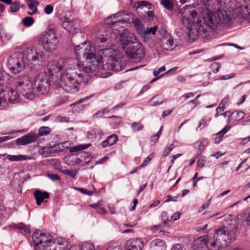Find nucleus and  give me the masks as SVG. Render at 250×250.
<instances>
[{
	"instance_id": "1",
	"label": "nucleus",
	"mask_w": 250,
	"mask_h": 250,
	"mask_svg": "<svg viewBox=\"0 0 250 250\" xmlns=\"http://www.w3.org/2000/svg\"><path fill=\"white\" fill-rule=\"evenodd\" d=\"M111 42L109 34L101 31L96 35L95 46L89 43L85 47V42L76 45L74 50L78 59L85 60L88 64L84 65L78 62L74 64L65 73L61 74V78L57 80V86L67 93L77 92L81 83H87V79L83 77L82 69L89 75H95L98 71L101 62L103 69L116 72L123 70L125 62L120 54L113 51Z\"/></svg>"
},
{
	"instance_id": "2",
	"label": "nucleus",
	"mask_w": 250,
	"mask_h": 250,
	"mask_svg": "<svg viewBox=\"0 0 250 250\" xmlns=\"http://www.w3.org/2000/svg\"><path fill=\"white\" fill-rule=\"evenodd\" d=\"M51 79L46 73L42 72L35 78L33 84L28 75L21 73L18 76L17 88L23 97L33 100L39 94H45L49 92Z\"/></svg>"
},
{
	"instance_id": "3",
	"label": "nucleus",
	"mask_w": 250,
	"mask_h": 250,
	"mask_svg": "<svg viewBox=\"0 0 250 250\" xmlns=\"http://www.w3.org/2000/svg\"><path fill=\"white\" fill-rule=\"evenodd\" d=\"M202 6L198 8L199 15L204 19V21L210 29H215L221 23H229L233 15L230 11H226L218 8V11L214 12V7L212 0H199Z\"/></svg>"
},
{
	"instance_id": "4",
	"label": "nucleus",
	"mask_w": 250,
	"mask_h": 250,
	"mask_svg": "<svg viewBox=\"0 0 250 250\" xmlns=\"http://www.w3.org/2000/svg\"><path fill=\"white\" fill-rule=\"evenodd\" d=\"M235 229H231L229 227H221L216 230L213 241L208 247V250H219L226 247L232 240H235Z\"/></svg>"
},
{
	"instance_id": "5",
	"label": "nucleus",
	"mask_w": 250,
	"mask_h": 250,
	"mask_svg": "<svg viewBox=\"0 0 250 250\" xmlns=\"http://www.w3.org/2000/svg\"><path fill=\"white\" fill-rule=\"evenodd\" d=\"M78 62L73 59H60L58 61H51L46 66V73L53 80L54 78L59 80L61 74H63L71 68L74 64Z\"/></svg>"
},
{
	"instance_id": "6",
	"label": "nucleus",
	"mask_w": 250,
	"mask_h": 250,
	"mask_svg": "<svg viewBox=\"0 0 250 250\" xmlns=\"http://www.w3.org/2000/svg\"><path fill=\"white\" fill-rule=\"evenodd\" d=\"M22 53L30 69L37 70L43 66L46 57L44 52L41 49L35 46L27 47Z\"/></svg>"
},
{
	"instance_id": "7",
	"label": "nucleus",
	"mask_w": 250,
	"mask_h": 250,
	"mask_svg": "<svg viewBox=\"0 0 250 250\" xmlns=\"http://www.w3.org/2000/svg\"><path fill=\"white\" fill-rule=\"evenodd\" d=\"M39 44L46 52H52L57 49L59 40L56 33L53 30L43 32L38 38Z\"/></svg>"
},
{
	"instance_id": "8",
	"label": "nucleus",
	"mask_w": 250,
	"mask_h": 250,
	"mask_svg": "<svg viewBox=\"0 0 250 250\" xmlns=\"http://www.w3.org/2000/svg\"><path fill=\"white\" fill-rule=\"evenodd\" d=\"M25 61L23 53H15L8 58L7 67L12 73L18 74L24 69Z\"/></svg>"
},
{
	"instance_id": "9",
	"label": "nucleus",
	"mask_w": 250,
	"mask_h": 250,
	"mask_svg": "<svg viewBox=\"0 0 250 250\" xmlns=\"http://www.w3.org/2000/svg\"><path fill=\"white\" fill-rule=\"evenodd\" d=\"M180 11L181 14L184 15L182 20V23L187 28L190 27L195 23H198L199 20L197 12L190 6L186 5Z\"/></svg>"
},
{
	"instance_id": "10",
	"label": "nucleus",
	"mask_w": 250,
	"mask_h": 250,
	"mask_svg": "<svg viewBox=\"0 0 250 250\" xmlns=\"http://www.w3.org/2000/svg\"><path fill=\"white\" fill-rule=\"evenodd\" d=\"M126 55L134 61L142 60L145 56V50L143 45L138 42L130 44L128 47H124Z\"/></svg>"
},
{
	"instance_id": "11",
	"label": "nucleus",
	"mask_w": 250,
	"mask_h": 250,
	"mask_svg": "<svg viewBox=\"0 0 250 250\" xmlns=\"http://www.w3.org/2000/svg\"><path fill=\"white\" fill-rule=\"evenodd\" d=\"M122 12L117 13L110 17H108L105 20V22L108 24L112 30L120 31L122 30V27L120 26L116 28V25L118 24H123L126 23V21L121 19H118L123 15Z\"/></svg>"
},
{
	"instance_id": "12",
	"label": "nucleus",
	"mask_w": 250,
	"mask_h": 250,
	"mask_svg": "<svg viewBox=\"0 0 250 250\" xmlns=\"http://www.w3.org/2000/svg\"><path fill=\"white\" fill-rule=\"evenodd\" d=\"M120 42L124 49V47H128L137 42V39L133 34L125 31L120 36Z\"/></svg>"
},
{
	"instance_id": "13",
	"label": "nucleus",
	"mask_w": 250,
	"mask_h": 250,
	"mask_svg": "<svg viewBox=\"0 0 250 250\" xmlns=\"http://www.w3.org/2000/svg\"><path fill=\"white\" fill-rule=\"evenodd\" d=\"M144 242L140 238H133L127 240L125 244V250H142Z\"/></svg>"
},
{
	"instance_id": "14",
	"label": "nucleus",
	"mask_w": 250,
	"mask_h": 250,
	"mask_svg": "<svg viewBox=\"0 0 250 250\" xmlns=\"http://www.w3.org/2000/svg\"><path fill=\"white\" fill-rule=\"evenodd\" d=\"M38 136L35 133L30 132L16 139V143L18 145L24 146L35 142Z\"/></svg>"
},
{
	"instance_id": "15",
	"label": "nucleus",
	"mask_w": 250,
	"mask_h": 250,
	"mask_svg": "<svg viewBox=\"0 0 250 250\" xmlns=\"http://www.w3.org/2000/svg\"><path fill=\"white\" fill-rule=\"evenodd\" d=\"M161 47L166 50H172L175 45L174 44V40L168 33H166L161 40Z\"/></svg>"
},
{
	"instance_id": "16",
	"label": "nucleus",
	"mask_w": 250,
	"mask_h": 250,
	"mask_svg": "<svg viewBox=\"0 0 250 250\" xmlns=\"http://www.w3.org/2000/svg\"><path fill=\"white\" fill-rule=\"evenodd\" d=\"M208 237L207 235H204L200 236L194 240L193 246L192 250H202L207 248L208 249Z\"/></svg>"
},
{
	"instance_id": "17",
	"label": "nucleus",
	"mask_w": 250,
	"mask_h": 250,
	"mask_svg": "<svg viewBox=\"0 0 250 250\" xmlns=\"http://www.w3.org/2000/svg\"><path fill=\"white\" fill-rule=\"evenodd\" d=\"M166 244L162 239H154L150 242L149 244V250H166Z\"/></svg>"
},
{
	"instance_id": "18",
	"label": "nucleus",
	"mask_w": 250,
	"mask_h": 250,
	"mask_svg": "<svg viewBox=\"0 0 250 250\" xmlns=\"http://www.w3.org/2000/svg\"><path fill=\"white\" fill-rule=\"evenodd\" d=\"M34 198L36 200V203L38 205H41L44 200L48 199L49 194L46 191H42L40 190H36L34 192Z\"/></svg>"
},
{
	"instance_id": "19",
	"label": "nucleus",
	"mask_w": 250,
	"mask_h": 250,
	"mask_svg": "<svg viewBox=\"0 0 250 250\" xmlns=\"http://www.w3.org/2000/svg\"><path fill=\"white\" fill-rule=\"evenodd\" d=\"M42 244H40V248L42 247V248L47 246L52 247V245H55V243L52 241V237L49 234H45L42 232V237H41Z\"/></svg>"
},
{
	"instance_id": "20",
	"label": "nucleus",
	"mask_w": 250,
	"mask_h": 250,
	"mask_svg": "<svg viewBox=\"0 0 250 250\" xmlns=\"http://www.w3.org/2000/svg\"><path fill=\"white\" fill-rule=\"evenodd\" d=\"M4 156H6L7 158L10 161H25L30 159V158L27 155H11L6 154H0V159L1 158V157Z\"/></svg>"
},
{
	"instance_id": "21",
	"label": "nucleus",
	"mask_w": 250,
	"mask_h": 250,
	"mask_svg": "<svg viewBox=\"0 0 250 250\" xmlns=\"http://www.w3.org/2000/svg\"><path fill=\"white\" fill-rule=\"evenodd\" d=\"M133 7L136 9H143L144 8H146V10H152L153 9L152 5L149 2L145 0H142L135 2Z\"/></svg>"
},
{
	"instance_id": "22",
	"label": "nucleus",
	"mask_w": 250,
	"mask_h": 250,
	"mask_svg": "<svg viewBox=\"0 0 250 250\" xmlns=\"http://www.w3.org/2000/svg\"><path fill=\"white\" fill-rule=\"evenodd\" d=\"M42 232L38 230L33 233L32 234V240L34 243L35 250H37V247H40V244H42L41 237H42Z\"/></svg>"
},
{
	"instance_id": "23",
	"label": "nucleus",
	"mask_w": 250,
	"mask_h": 250,
	"mask_svg": "<svg viewBox=\"0 0 250 250\" xmlns=\"http://www.w3.org/2000/svg\"><path fill=\"white\" fill-rule=\"evenodd\" d=\"M245 115V113L242 111H234L229 116L228 122H230L231 120H240L244 117Z\"/></svg>"
},
{
	"instance_id": "24",
	"label": "nucleus",
	"mask_w": 250,
	"mask_h": 250,
	"mask_svg": "<svg viewBox=\"0 0 250 250\" xmlns=\"http://www.w3.org/2000/svg\"><path fill=\"white\" fill-rule=\"evenodd\" d=\"M133 23L136 28L137 32L141 36H144V34H145V31L146 29L142 24L141 20L138 19H136L135 20L133 21Z\"/></svg>"
},
{
	"instance_id": "25",
	"label": "nucleus",
	"mask_w": 250,
	"mask_h": 250,
	"mask_svg": "<svg viewBox=\"0 0 250 250\" xmlns=\"http://www.w3.org/2000/svg\"><path fill=\"white\" fill-rule=\"evenodd\" d=\"M62 27L66 29L68 32H72L75 30L76 27L73 22L69 19L66 20L62 23Z\"/></svg>"
},
{
	"instance_id": "26",
	"label": "nucleus",
	"mask_w": 250,
	"mask_h": 250,
	"mask_svg": "<svg viewBox=\"0 0 250 250\" xmlns=\"http://www.w3.org/2000/svg\"><path fill=\"white\" fill-rule=\"evenodd\" d=\"M169 221L167 219H164L163 225H154L151 227L150 229L153 233L164 232L163 229L164 226L167 225Z\"/></svg>"
},
{
	"instance_id": "27",
	"label": "nucleus",
	"mask_w": 250,
	"mask_h": 250,
	"mask_svg": "<svg viewBox=\"0 0 250 250\" xmlns=\"http://www.w3.org/2000/svg\"><path fill=\"white\" fill-rule=\"evenodd\" d=\"M91 146V144H85V145H79L72 147L69 149V152L71 153L78 152L82 150L87 149Z\"/></svg>"
},
{
	"instance_id": "28",
	"label": "nucleus",
	"mask_w": 250,
	"mask_h": 250,
	"mask_svg": "<svg viewBox=\"0 0 250 250\" xmlns=\"http://www.w3.org/2000/svg\"><path fill=\"white\" fill-rule=\"evenodd\" d=\"M71 250H95V249L92 244L86 243L85 244L82 248L78 246L71 247Z\"/></svg>"
},
{
	"instance_id": "29",
	"label": "nucleus",
	"mask_w": 250,
	"mask_h": 250,
	"mask_svg": "<svg viewBox=\"0 0 250 250\" xmlns=\"http://www.w3.org/2000/svg\"><path fill=\"white\" fill-rule=\"evenodd\" d=\"M231 128V126L227 125L225 127H224L219 132H218L216 135H219V140L217 141V139L215 140V143L217 144L219 143L222 139V137Z\"/></svg>"
},
{
	"instance_id": "30",
	"label": "nucleus",
	"mask_w": 250,
	"mask_h": 250,
	"mask_svg": "<svg viewBox=\"0 0 250 250\" xmlns=\"http://www.w3.org/2000/svg\"><path fill=\"white\" fill-rule=\"evenodd\" d=\"M27 4L29 9L32 10H37L38 11L37 7L39 5V2L35 0H28L27 1Z\"/></svg>"
},
{
	"instance_id": "31",
	"label": "nucleus",
	"mask_w": 250,
	"mask_h": 250,
	"mask_svg": "<svg viewBox=\"0 0 250 250\" xmlns=\"http://www.w3.org/2000/svg\"><path fill=\"white\" fill-rule=\"evenodd\" d=\"M152 105H158L161 104L163 102V97L160 95H157L153 97L151 99Z\"/></svg>"
},
{
	"instance_id": "32",
	"label": "nucleus",
	"mask_w": 250,
	"mask_h": 250,
	"mask_svg": "<svg viewBox=\"0 0 250 250\" xmlns=\"http://www.w3.org/2000/svg\"><path fill=\"white\" fill-rule=\"evenodd\" d=\"M34 19L31 17H26L22 20V23L26 27L31 26L34 23Z\"/></svg>"
},
{
	"instance_id": "33",
	"label": "nucleus",
	"mask_w": 250,
	"mask_h": 250,
	"mask_svg": "<svg viewBox=\"0 0 250 250\" xmlns=\"http://www.w3.org/2000/svg\"><path fill=\"white\" fill-rule=\"evenodd\" d=\"M161 4L168 10L171 11L173 8V4L170 0H161Z\"/></svg>"
},
{
	"instance_id": "34",
	"label": "nucleus",
	"mask_w": 250,
	"mask_h": 250,
	"mask_svg": "<svg viewBox=\"0 0 250 250\" xmlns=\"http://www.w3.org/2000/svg\"><path fill=\"white\" fill-rule=\"evenodd\" d=\"M51 129L49 127L42 126L39 129V134L40 136H46L50 133Z\"/></svg>"
},
{
	"instance_id": "35",
	"label": "nucleus",
	"mask_w": 250,
	"mask_h": 250,
	"mask_svg": "<svg viewBox=\"0 0 250 250\" xmlns=\"http://www.w3.org/2000/svg\"><path fill=\"white\" fill-rule=\"evenodd\" d=\"M62 172L64 174L68 175L73 178H75L77 171L75 169H64L62 170Z\"/></svg>"
},
{
	"instance_id": "36",
	"label": "nucleus",
	"mask_w": 250,
	"mask_h": 250,
	"mask_svg": "<svg viewBox=\"0 0 250 250\" xmlns=\"http://www.w3.org/2000/svg\"><path fill=\"white\" fill-rule=\"evenodd\" d=\"M221 67V64L218 62H214L211 64L210 68L212 72L216 73L219 72Z\"/></svg>"
},
{
	"instance_id": "37",
	"label": "nucleus",
	"mask_w": 250,
	"mask_h": 250,
	"mask_svg": "<svg viewBox=\"0 0 250 250\" xmlns=\"http://www.w3.org/2000/svg\"><path fill=\"white\" fill-rule=\"evenodd\" d=\"M131 128L133 132H136L141 130L143 128V126L140 122H134L131 124Z\"/></svg>"
},
{
	"instance_id": "38",
	"label": "nucleus",
	"mask_w": 250,
	"mask_h": 250,
	"mask_svg": "<svg viewBox=\"0 0 250 250\" xmlns=\"http://www.w3.org/2000/svg\"><path fill=\"white\" fill-rule=\"evenodd\" d=\"M108 143L110 146L115 144L118 141V136L115 134H112L108 136L107 138Z\"/></svg>"
},
{
	"instance_id": "39",
	"label": "nucleus",
	"mask_w": 250,
	"mask_h": 250,
	"mask_svg": "<svg viewBox=\"0 0 250 250\" xmlns=\"http://www.w3.org/2000/svg\"><path fill=\"white\" fill-rule=\"evenodd\" d=\"M173 149V144H171L168 146H166L163 152V157H166L172 151V150Z\"/></svg>"
},
{
	"instance_id": "40",
	"label": "nucleus",
	"mask_w": 250,
	"mask_h": 250,
	"mask_svg": "<svg viewBox=\"0 0 250 250\" xmlns=\"http://www.w3.org/2000/svg\"><path fill=\"white\" fill-rule=\"evenodd\" d=\"M20 8V2L15 1L14 3L12 2L11 6L10 7V11L12 13L17 12Z\"/></svg>"
},
{
	"instance_id": "41",
	"label": "nucleus",
	"mask_w": 250,
	"mask_h": 250,
	"mask_svg": "<svg viewBox=\"0 0 250 250\" xmlns=\"http://www.w3.org/2000/svg\"><path fill=\"white\" fill-rule=\"evenodd\" d=\"M157 30V26H154L150 28H147L145 30V34H144V36H146L147 34L149 33H152V34L154 35L155 34Z\"/></svg>"
},
{
	"instance_id": "42",
	"label": "nucleus",
	"mask_w": 250,
	"mask_h": 250,
	"mask_svg": "<svg viewBox=\"0 0 250 250\" xmlns=\"http://www.w3.org/2000/svg\"><path fill=\"white\" fill-rule=\"evenodd\" d=\"M152 156L153 154H151L146 158L143 162L142 163V164L139 167L141 168L146 166L148 164V163L151 161Z\"/></svg>"
},
{
	"instance_id": "43",
	"label": "nucleus",
	"mask_w": 250,
	"mask_h": 250,
	"mask_svg": "<svg viewBox=\"0 0 250 250\" xmlns=\"http://www.w3.org/2000/svg\"><path fill=\"white\" fill-rule=\"evenodd\" d=\"M53 9L54 8L52 5L50 4H48L45 6L44 8V11L46 14L50 15L53 12Z\"/></svg>"
},
{
	"instance_id": "44",
	"label": "nucleus",
	"mask_w": 250,
	"mask_h": 250,
	"mask_svg": "<svg viewBox=\"0 0 250 250\" xmlns=\"http://www.w3.org/2000/svg\"><path fill=\"white\" fill-rule=\"evenodd\" d=\"M76 189L83 194L91 196L93 194V192L88 190L84 188H76Z\"/></svg>"
},
{
	"instance_id": "45",
	"label": "nucleus",
	"mask_w": 250,
	"mask_h": 250,
	"mask_svg": "<svg viewBox=\"0 0 250 250\" xmlns=\"http://www.w3.org/2000/svg\"><path fill=\"white\" fill-rule=\"evenodd\" d=\"M56 121L57 123H68L69 121V119L66 117L58 116L56 119Z\"/></svg>"
},
{
	"instance_id": "46",
	"label": "nucleus",
	"mask_w": 250,
	"mask_h": 250,
	"mask_svg": "<svg viewBox=\"0 0 250 250\" xmlns=\"http://www.w3.org/2000/svg\"><path fill=\"white\" fill-rule=\"evenodd\" d=\"M208 121L206 120V118H203L199 122L198 124V127L199 128L201 127V128H203L204 127H205L208 125Z\"/></svg>"
},
{
	"instance_id": "47",
	"label": "nucleus",
	"mask_w": 250,
	"mask_h": 250,
	"mask_svg": "<svg viewBox=\"0 0 250 250\" xmlns=\"http://www.w3.org/2000/svg\"><path fill=\"white\" fill-rule=\"evenodd\" d=\"M47 176L52 181H53L56 180H60L61 179V177L58 174H50L49 173H47Z\"/></svg>"
},
{
	"instance_id": "48",
	"label": "nucleus",
	"mask_w": 250,
	"mask_h": 250,
	"mask_svg": "<svg viewBox=\"0 0 250 250\" xmlns=\"http://www.w3.org/2000/svg\"><path fill=\"white\" fill-rule=\"evenodd\" d=\"M171 250H186L185 248L179 244H175L173 245Z\"/></svg>"
},
{
	"instance_id": "49",
	"label": "nucleus",
	"mask_w": 250,
	"mask_h": 250,
	"mask_svg": "<svg viewBox=\"0 0 250 250\" xmlns=\"http://www.w3.org/2000/svg\"><path fill=\"white\" fill-rule=\"evenodd\" d=\"M166 70V67L165 66H162L160 68H159L157 70H154L153 71V74L155 76H157L159 75L161 72L164 71Z\"/></svg>"
},
{
	"instance_id": "50",
	"label": "nucleus",
	"mask_w": 250,
	"mask_h": 250,
	"mask_svg": "<svg viewBox=\"0 0 250 250\" xmlns=\"http://www.w3.org/2000/svg\"><path fill=\"white\" fill-rule=\"evenodd\" d=\"M234 77V74L232 73V74H229V75H224V76H222L221 77H219L218 78V79L219 80H228V79H229L232 78Z\"/></svg>"
},
{
	"instance_id": "51",
	"label": "nucleus",
	"mask_w": 250,
	"mask_h": 250,
	"mask_svg": "<svg viewBox=\"0 0 250 250\" xmlns=\"http://www.w3.org/2000/svg\"><path fill=\"white\" fill-rule=\"evenodd\" d=\"M126 105V103L125 102L121 103L115 106H114L111 110H118L119 109L122 108L123 106Z\"/></svg>"
},
{
	"instance_id": "52",
	"label": "nucleus",
	"mask_w": 250,
	"mask_h": 250,
	"mask_svg": "<svg viewBox=\"0 0 250 250\" xmlns=\"http://www.w3.org/2000/svg\"><path fill=\"white\" fill-rule=\"evenodd\" d=\"M17 228L21 230H23L25 232H27L28 230V228L26 227V226L22 223L18 224L17 225Z\"/></svg>"
},
{
	"instance_id": "53",
	"label": "nucleus",
	"mask_w": 250,
	"mask_h": 250,
	"mask_svg": "<svg viewBox=\"0 0 250 250\" xmlns=\"http://www.w3.org/2000/svg\"><path fill=\"white\" fill-rule=\"evenodd\" d=\"M206 164V161L203 159H199L197 162V165L199 167L202 168Z\"/></svg>"
},
{
	"instance_id": "54",
	"label": "nucleus",
	"mask_w": 250,
	"mask_h": 250,
	"mask_svg": "<svg viewBox=\"0 0 250 250\" xmlns=\"http://www.w3.org/2000/svg\"><path fill=\"white\" fill-rule=\"evenodd\" d=\"M106 250H123L121 248L120 246L117 245L116 246L110 247L108 248H107Z\"/></svg>"
},
{
	"instance_id": "55",
	"label": "nucleus",
	"mask_w": 250,
	"mask_h": 250,
	"mask_svg": "<svg viewBox=\"0 0 250 250\" xmlns=\"http://www.w3.org/2000/svg\"><path fill=\"white\" fill-rule=\"evenodd\" d=\"M224 155V153H222L221 152L218 151V152H217L215 153L211 154V156L214 157L216 159H218V158Z\"/></svg>"
},
{
	"instance_id": "56",
	"label": "nucleus",
	"mask_w": 250,
	"mask_h": 250,
	"mask_svg": "<svg viewBox=\"0 0 250 250\" xmlns=\"http://www.w3.org/2000/svg\"><path fill=\"white\" fill-rule=\"evenodd\" d=\"M204 149V146L203 144V143H201L198 146L199 151L198 152V154L200 155L202 153V151H203Z\"/></svg>"
},
{
	"instance_id": "57",
	"label": "nucleus",
	"mask_w": 250,
	"mask_h": 250,
	"mask_svg": "<svg viewBox=\"0 0 250 250\" xmlns=\"http://www.w3.org/2000/svg\"><path fill=\"white\" fill-rule=\"evenodd\" d=\"M55 246V245H52V247L46 246L42 249L41 248V250H56Z\"/></svg>"
},
{
	"instance_id": "58",
	"label": "nucleus",
	"mask_w": 250,
	"mask_h": 250,
	"mask_svg": "<svg viewBox=\"0 0 250 250\" xmlns=\"http://www.w3.org/2000/svg\"><path fill=\"white\" fill-rule=\"evenodd\" d=\"M149 88V86L148 85L146 84V85H144V87L142 88V89L141 90L139 94H141L143 93L144 92L147 91Z\"/></svg>"
},
{
	"instance_id": "59",
	"label": "nucleus",
	"mask_w": 250,
	"mask_h": 250,
	"mask_svg": "<svg viewBox=\"0 0 250 250\" xmlns=\"http://www.w3.org/2000/svg\"><path fill=\"white\" fill-rule=\"evenodd\" d=\"M171 219L173 220H177V219H178L180 217V213H178V212H176L174 214H173L172 216H171Z\"/></svg>"
},
{
	"instance_id": "60",
	"label": "nucleus",
	"mask_w": 250,
	"mask_h": 250,
	"mask_svg": "<svg viewBox=\"0 0 250 250\" xmlns=\"http://www.w3.org/2000/svg\"><path fill=\"white\" fill-rule=\"evenodd\" d=\"M194 96V94L192 92H189L187 94H184L182 97L185 99H188L189 97H193Z\"/></svg>"
},
{
	"instance_id": "61",
	"label": "nucleus",
	"mask_w": 250,
	"mask_h": 250,
	"mask_svg": "<svg viewBox=\"0 0 250 250\" xmlns=\"http://www.w3.org/2000/svg\"><path fill=\"white\" fill-rule=\"evenodd\" d=\"M198 173H196L194 176V177L192 178L193 180V187H195L197 185V182L198 181L197 179V176Z\"/></svg>"
},
{
	"instance_id": "62",
	"label": "nucleus",
	"mask_w": 250,
	"mask_h": 250,
	"mask_svg": "<svg viewBox=\"0 0 250 250\" xmlns=\"http://www.w3.org/2000/svg\"><path fill=\"white\" fill-rule=\"evenodd\" d=\"M101 145L103 147H106L108 146H110L109 144L108 141L107 140V139L102 142Z\"/></svg>"
},
{
	"instance_id": "63",
	"label": "nucleus",
	"mask_w": 250,
	"mask_h": 250,
	"mask_svg": "<svg viewBox=\"0 0 250 250\" xmlns=\"http://www.w3.org/2000/svg\"><path fill=\"white\" fill-rule=\"evenodd\" d=\"M228 102H229L228 97H225L224 99H222V100L221 102V105H226V104L228 103Z\"/></svg>"
},
{
	"instance_id": "64",
	"label": "nucleus",
	"mask_w": 250,
	"mask_h": 250,
	"mask_svg": "<svg viewBox=\"0 0 250 250\" xmlns=\"http://www.w3.org/2000/svg\"><path fill=\"white\" fill-rule=\"evenodd\" d=\"M177 80L179 82L184 83L186 81V78L183 76H179L177 78Z\"/></svg>"
}]
</instances>
